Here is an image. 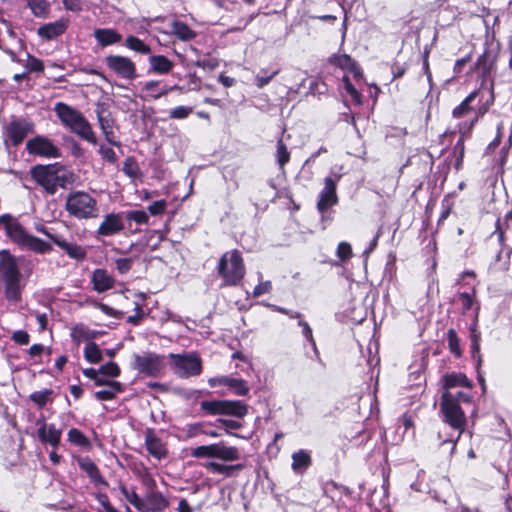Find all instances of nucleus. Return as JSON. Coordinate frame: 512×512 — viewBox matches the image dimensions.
<instances>
[{
    "mask_svg": "<svg viewBox=\"0 0 512 512\" xmlns=\"http://www.w3.org/2000/svg\"><path fill=\"white\" fill-rule=\"evenodd\" d=\"M299 326L302 328V334L306 338L307 341L310 342L313 350L317 353L316 343L312 335V329L310 328L309 324L305 321L300 320Z\"/></svg>",
    "mask_w": 512,
    "mask_h": 512,
    "instance_id": "54",
    "label": "nucleus"
},
{
    "mask_svg": "<svg viewBox=\"0 0 512 512\" xmlns=\"http://www.w3.org/2000/svg\"><path fill=\"white\" fill-rule=\"evenodd\" d=\"M200 409L207 415H225L243 418L248 413V406L240 400H205Z\"/></svg>",
    "mask_w": 512,
    "mask_h": 512,
    "instance_id": "7",
    "label": "nucleus"
},
{
    "mask_svg": "<svg viewBox=\"0 0 512 512\" xmlns=\"http://www.w3.org/2000/svg\"><path fill=\"white\" fill-rule=\"evenodd\" d=\"M63 166L59 163L37 164L30 169L31 178L49 195H54L58 187L65 188L68 180L65 174H60Z\"/></svg>",
    "mask_w": 512,
    "mask_h": 512,
    "instance_id": "3",
    "label": "nucleus"
},
{
    "mask_svg": "<svg viewBox=\"0 0 512 512\" xmlns=\"http://www.w3.org/2000/svg\"><path fill=\"white\" fill-rule=\"evenodd\" d=\"M344 89L347 92V94L351 97L352 101L356 105L362 104V96L360 92L354 87V85L351 83L348 75H344L342 78Z\"/></svg>",
    "mask_w": 512,
    "mask_h": 512,
    "instance_id": "44",
    "label": "nucleus"
},
{
    "mask_svg": "<svg viewBox=\"0 0 512 512\" xmlns=\"http://www.w3.org/2000/svg\"><path fill=\"white\" fill-rule=\"evenodd\" d=\"M339 180V176L336 178L326 177L324 181V188L320 192L319 200L317 203L318 210L324 212L330 206L337 203L336 185Z\"/></svg>",
    "mask_w": 512,
    "mask_h": 512,
    "instance_id": "13",
    "label": "nucleus"
},
{
    "mask_svg": "<svg viewBox=\"0 0 512 512\" xmlns=\"http://www.w3.org/2000/svg\"><path fill=\"white\" fill-rule=\"evenodd\" d=\"M440 409L443 414L444 422L454 430L458 431V437L456 439L457 441L465 429L466 417L460 405H458L455 395H453L452 392H443L440 402Z\"/></svg>",
    "mask_w": 512,
    "mask_h": 512,
    "instance_id": "6",
    "label": "nucleus"
},
{
    "mask_svg": "<svg viewBox=\"0 0 512 512\" xmlns=\"http://www.w3.org/2000/svg\"><path fill=\"white\" fill-rule=\"evenodd\" d=\"M133 367L141 374L156 376L160 372V356L152 352L133 355Z\"/></svg>",
    "mask_w": 512,
    "mask_h": 512,
    "instance_id": "11",
    "label": "nucleus"
},
{
    "mask_svg": "<svg viewBox=\"0 0 512 512\" xmlns=\"http://www.w3.org/2000/svg\"><path fill=\"white\" fill-rule=\"evenodd\" d=\"M145 445L149 454L160 460V440L152 429H147L146 431Z\"/></svg>",
    "mask_w": 512,
    "mask_h": 512,
    "instance_id": "37",
    "label": "nucleus"
},
{
    "mask_svg": "<svg viewBox=\"0 0 512 512\" xmlns=\"http://www.w3.org/2000/svg\"><path fill=\"white\" fill-rule=\"evenodd\" d=\"M100 129H113L114 119L108 107L104 103H98L95 109Z\"/></svg>",
    "mask_w": 512,
    "mask_h": 512,
    "instance_id": "30",
    "label": "nucleus"
},
{
    "mask_svg": "<svg viewBox=\"0 0 512 512\" xmlns=\"http://www.w3.org/2000/svg\"><path fill=\"white\" fill-rule=\"evenodd\" d=\"M464 140L465 138H462V135H460V139L454 146V153H458V157L455 163V168L457 170L460 169L463 161V155H464Z\"/></svg>",
    "mask_w": 512,
    "mask_h": 512,
    "instance_id": "58",
    "label": "nucleus"
},
{
    "mask_svg": "<svg viewBox=\"0 0 512 512\" xmlns=\"http://www.w3.org/2000/svg\"><path fill=\"white\" fill-rule=\"evenodd\" d=\"M124 229L120 214H107L101 222L97 233L101 236H111Z\"/></svg>",
    "mask_w": 512,
    "mask_h": 512,
    "instance_id": "20",
    "label": "nucleus"
},
{
    "mask_svg": "<svg viewBox=\"0 0 512 512\" xmlns=\"http://www.w3.org/2000/svg\"><path fill=\"white\" fill-rule=\"evenodd\" d=\"M210 387H216L218 385L227 386L230 391L237 396H244L249 392V386L243 379L234 378L230 376H219L208 379Z\"/></svg>",
    "mask_w": 512,
    "mask_h": 512,
    "instance_id": "14",
    "label": "nucleus"
},
{
    "mask_svg": "<svg viewBox=\"0 0 512 512\" xmlns=\"http://www.w3.org/2000/svg\"><path fill=\"white\" fill-rule=\"evenodd\" d=\"M290 152L282 140L277 142L276 161L281 169L289 162Z\"/></svg>",
    "mask_w": 512,
    "mask_h": 512,
    "instance_id": "46",
    "label": "nucleus"
},
{
    "mask_svg": "<svg viewBox=\"0 0 512 512\" xmlns=\"http://www.w3.org/2000/svg\"><path fill=\"white\" fill-rule=\"evenodd\" d=\"M26 68L29 72H42L44 70V65L40 59L28 55Z\"/></svg>",
    "mask_w": 512,
    "mask_h": 512,
    "instance_id": "55",
    "label": "nucleus"
},
{
    "mask_svg": "<svg viewBox=\"0 0 512 512\" xmlns=\"http://www.w3.org/2000/svg\"><path fill=\"white\" fill-rule=\"evenodd\" d=\"M125 218L128 221H134L137 224H143L148 221V215L142 210H132L125 213Z\"/></svg>",
    "mask_w": 512,
    "mask_h": 512,
    "instance_id": "51",
    "label": "nucleus"
},
{
    "mask_svg": "<svg viewBox=\"0 0 512 512\" xmlns=\"http://www.w3.org/2000/svg\"><path fill=\"white\" fill-rule=\"evenodd\" d=\"M311 465V456L306 450H299L292 454V470L301 472Z\"/></svg>",
    "mask_w": 512,
    "mask_h": 512,
    "instance_id": "34",
    "label": "nucleus"
},
{
    "mask_svg": "<svg viewBox=\"0 0 512 512\" xmlns=\"http://www.w3.org/2000/svg\"><path fill=\"white\" fill-rule=\"evenodd\" d=\"M192 112V108L191 107H187V106H178V107H175L173 108L169 115L171 118H175V119H184L186 118L190 113Z\"/></svg>",
    "mask_w": 512,
    "mask_h": 512,
    "instance_id": "57",
    "label": "nucleus"
},
{
    "mask_svg": "<svg viewBox=\"0 0 512 512\" xmlns=\"http://www.w3.org/2000/svg\"><path fill=\"white\" fill-rule=\"evenodd\" d=\"M100 374L108 377H117L120 375V368L115 362H108L99 368Z\"/></svg>",
    "mask_w": 512,
    "mask_h": 512,
    "instance_id": "52",
    "label": "nucleus"
},
{
    "mask_svg": "<svg viewBox=\"0 0 512 512\" xmlns=\"http://www.w3.org/2000/svg\"><path fill=\"white\" fill-rule=\"evenodd\" d=\"M33 131V124L25 119L12 120L6 127V136L14 146L19 145Z\"/></svg>",
    "mask_w": 512,
    "mask_h": 512,
    "instance_id": "12",
    "label": "nucleus"
},
{
    "mask_svg": "<svg viewBox=\"0 0 512 512\" xmlns=\"http://www.w3.org/2000/svg\"><path fill=\"white\" fill-rule=\"evenodd\" d=\"M278 72V70H275L271 74L267 75L265 71H261V73L256 76V86L260 89L265 87L278 74Z\"/></svg>",
    "mask_w": 512,
    "mask_h": 512,
    "instance_id": "53",
    "label": "nucleus"
},
{
    "mask_svg": "<svg viewBox=\"0 0 512 512\" xmlns=\"http://www.w3.org/2000/svg\"><path fill=\"white\" fill-rule=\"evenodd\" d=\"M204 467L213 473H218L225 477H231L235 471H239L244 468L243 464L225 465L218 462H207L204 464Z\"/></svg>",
    "mask_w": 512,
    "mask_h": 512,
    "instance_id": "32",
    "label": "nucleus"
},
{
    "mask_svg": "<svg viewBox=\"0 0 512 512\" xmlns=\"http://www.w3.org/2000/svg\"><path fill=\"white\" fill-rule=\"evenodd\" d=\"M164 21L169 28L167 33L175 35L183 41L195 38L196 33L184 22L173 18H165Z\"/></svg>",
    "mask_w": 512,
    "mask_h": 512,
    "instance_id": "22",
    "label": "nucleus"
},
{
    "mask_svg": "<svg viewBox=\"0 0 512 512\" xmlns=\"http://www.w3.org/2000/svg\"><path fill=\"white\" fill-rule=\"evenodd\" d=\"M142 483L146 489L145 496L148 500L147 509L151 512H157L160 510V496L157 493V483L155 479L148 473L142 477Z\"/></svg>",
    "mask_w": 512,
    "mask_h": 512,
    "instance_id": "18",
    "label": "nucleus"
},
{
    "mask_svg": "<svg viewBox=\"0 0 512 512\" xmlns=\"http://www.w3.org/2000/svg\"><path fill=\"white\" fill-rule=\"evenodd\" d=\"M27 6L30 8L32 14L37 18H47L51 5L48 0H26Z\"/></svg>",
    "mask_w": 512,
    "mask_h": 512,
    "instance_id": "35",
    "label": "nucleus"
},
{
    "mask_svg": "<svg viewBox=\"0 0 512 512\" xmlns=\"http://www.w3.org/2000/svg\"><path fill=\"white\" fill-rule=\"evenodd\" d=\"M142 245V253L145 254V257H148L149 259H158L159 257L157 255H154L153 253L158 249L160 246V231L154 230L150 233H148L145 237Z\"/></svg>",
    "mask_w": 512,
    "mask_h": 512,
    "instance_id": "27",
    "label": "nucleus"
},
{
    "mask_svg": "<svg viewBox=\"0 0 512 512\" xmlns=\"http://www.w3.org/2000/svg\"><path fill=\"white\" fill-rule=\"evenodd\" d=\"M196 66L205 70H214L219 66V61L216 58H203L196 61Z\"/></svg>",
    "mask_w": 512,
    "mask_h": 512,
    "instance_id": "56",
    "label": "nucleus"
},
{
    "mask_svg": "<svg viewBox=\"0 0 512 512\" xmlns=\"http://www.w3.org/2000/svg\"><path fill=\"white\" fill-rule=\"evenodd\" d=\"M272 289V284L270 281H265L259 283L253 290V296L259 297L265 293H269Z\"/></svg>",
    "mask_w": 512,
    "mask_h": 512,
    "instance_id": "63",
    "label": "nucleus"
},
{
    "mask_svg": "<svg viewBox=\"0 0 512 512\" xmlns=\"http://www.w3.org/2000/svg\"><path fill=\"white\" fill-rule=\"evenodd\" d=\"M53 243H55L59 248H61L65 253L72 259L77 261H82L87 256V251L82 246L71 243L63 239L62 237L53 238Z\"/></svg>",
    "mask_w": 512,
    "mask_h": 512,
    "instance_id": "25",
    "label": "nucleus"
},
{
    "mask_svg": "<svg viewBox=\"0 0 512 512\" xmlns=\"http://www.w3.org/2000/svg\"><path fill=\"white\" fill-rule=\"evenodd\" d=\"M84 358L90 363H99L102 360V352L95 342H88L84 348Z\"/></svg>",
    "mask_w": 512,
    "mask_h": 512,
    "instance_id": "40",
    "label": "nucleus"
},
{
    "mask_svg": "<svg viewBox=\"0 0 512 512\" xmlns=\"http://www.w3.org/2000/svg\"><path fill=\"white\" fill-rule=\"evenodd\" d=\"M91 282L93 289L98 293H102L113 288L115 280L106 270L95 269L92 273Z\"/></svg>",
    "mask_w": 512,
    "mask_h": 512,
    "instance_id": "24",
    "label": "nucleus"
},
{
    "mask_svg": "<svg viewBox=\"0 0 512 512\" xmlns=\"http://www.w3.org/2000/svg\"><path fill=\"white\" fill-rule=\"evenodd\" d=\"M125 45L129 49L141 53V54H149L151 49L148 45H146L142 40L135 36H128L125 40Z\"/></svg>",
    "mask_w": 512,
    "mask_h": 512,
    "instance_id": "41",
    "label": "nucleus"
},
{
    "mask_svg": "<svg viewBox=\"0 0 512 512\" xmlns=\"http://www.w3.org/2000/svg\"><path fill=\"white\" fill-rule=\"evenodd\" d=\"M0 224L4 226L7 235L19 245L24 242L28 235L22 225L15 221L9 214H3L0 216Z\"/></svg>",
    "mask_w": 512,
    "mask_h": 512,
    "instance_id": "16",
    "label": "nucleus"
},
{
    "mask_svg": "<svg viewBox=\"0 0 512 512\" xmlns=\"http://www.w3.org/2000/svg\"><path fill=\"white\" fill-rule=\"evenodd\" d=\"M77 463L95 485L108 486V482L101 475L99 468L91 458L88 456L78 457Z\"/></svg>",
    "mask_w": 512,
    "mask_h": 512,
    "instance_id": "21",
    "label": "nucleus"
},
{
    "mask_svg": "<svg viewBox=\"0 0 512 512\" xmlns=\"http://www.w3.org/2000/svg\"><path fill=\"white\" fill-rule=\"evenodd\" d=\"M11 339L19 345H27L30 340L29 334L24 330L13 332Z\"/></svg>",
    "mask_w": 512,
    "mask_h": 512,
    "instance_id": "60",
    "label": "nucleus"
},
{
    "mask_svg": "<svg viewBox=\"0 0 512 512\" xmlns=\"http://www.w3.org/2000/svg\"><path fill=\"white\" fill-rule=\"evenodd\" d=\"M68 441L73 445L79 446L81 448H89L91 443L89 439L77 428H71L68 431Z\"/></svg>",
    "mask_w": 512,
    "mask_h": 512,
    "instance_id": "39",
    "label": "nucleus"
},
{
    "mask_svg": "<svg viewBox=\"0 0 512 512\" xmlns=\"http://www.w3.org/2000/svg\"><path fill=\"white\" fill-rule=\"evenodd\" d=\"M107 67L118 76L133 80L136 77L135 64L127 57L120 55H109L105 58Z\"/></svg>",
    "mask_w": 512,
    "mask_h": 512,
    "instance_id": "10",
    "label": "nucleus"
},
{
    "mask_svg": "<svg viewBox=\"0 0 512 512\" xmlns=\"http://www.w3.org/2000/svg\"><path fill=\"white\" fill-rule=\"evenodd\" d=\"M444 391L451 392L452 389L463 387L471 389L473 384L464 373L452 372L442 377Z\"/></svg>",
    "mask_w": 512,
    "mask_h": 512,
    "instance_id": "23",
    "label": "nucleus"
},
{
    "mask_svg": "<svg viewBox=\"0 0 512 512\" xmlns=\"http://www.w3.org/2000/svg\"><path fill=\"white\" fill-rule=\"evenodd\" d=\"M51 389H44L35 391L30 395V400L33 401L39 408H43L49 401H51Z\"/></svg>",
    "mask_w": 512,
    "mask_h": 512,
    "instance_id": "42",
    "label": "nucleus"
},
{
    "mask_svg": "<svg viewBox=\"0 0 512 512\" xmlns=\"http://www.w3.org/2000/svg\"><path fill=\"white\" fill-rule=\"evenodd\" d=\"M62 3L66 10L72 12H79L82 10V1L81 0H62Z\"/></svg>",
    "mask_w": 512,
    "mask_h": 512,
    "instance_id": "64",
    "label": "nucleus"
},
{
    "mask_svg": "<svg viewBox=\"0 0 512 512\" xmlns=\"http://www.w3.org/2000/svg\"><path fill=\"white\" fill-rule=\"evenodd\" d=\"M0 275L4 283L5 298L9 303L21 301V273L17 259L8 250L0 251Z\"/></svg>",
    "mask_w": 512,
    "mask_h": 512,
    "instance_id": "2",
    "label": "nucleus"
},
{
    "mask_svg": "<svg viewBox=\"0 0 512 512\" xmlns=\"http://www.w3.org/2000/svg\"><path fill=\"white\" fill-rule=\"evenodd\" d=\"M121 491L125 498L127 499V501L133 504L138 510L150 511L149 509H147L146 506L148 505V500L146 496L144 499H142L134 491L128 490L125 486H121Z\"/></svg>",
    "mask_w": 512,
    "mask_h": 512,
    "instance_id": "38",
    "label": "nucleus"
},
{
    "mask_svg": "<svg viewBox=\"0 0 512 512\" xmlns=\"http://www.w3.org/2000/svg\"><path fill=\"white\" fill-rule=\"evenodd\" d=\"M26 150L29 154L56 159L62 156L61 149L57 147L49 138L37 135L26 142Z\"/></svg>",
    "mask_w": 512,
    "mask_h": 512,
    "instance_id": "9",
    "label": "nucleus"
},
{
    "mask_svg": "<svg viewBox=\"0 0 512 512\" xmlns=\"http://www.w3.org/2000/svg\"><path fill=\"white\" fill-rule=\"evenodd\" d=\"M65 208L78 219L96 218L99 213L96 200L84 191L71 192L67 196Z\"/></svg>",
    "mask_w": 512,
    "mask_h": 512,
    "instance_id": "5",
    "label": "nucleus"
},
{
    "mask_svg": "<svg viewBox=\"0 0 512 512\" xmlns=\"http://www.w3.org/2000/svg\"><path fill=\"white\" fill-rule=\"evenodd\" d=\"M21 245L28 248L29 250L42 254L52 250V246L48 242H45L40 238L30 234L26 236L24 242Z\"/></svg>",
    "mask_w": 512,
    "mask_h": 512,
    "instance_id": "33",
    "label": "nucleus"
},
{
    "mask_svg": "<svg viewBox=\"0 0 512 512\" xmlns=\"http://www.w3.org/2000/svg\"><path fill=\"white\" fill-rule=\"evenodd\" d=\"M71 132L93 145L97 144V138L92 130V126L85 117L71 128Z\"/></svg>",
    "mask_w": 512,
    "mask_h": 512,
    "instance_id": "28",
    "label": "nucleus"
},
{
    "mask_svg": "<svg viewBox=\"0 0 512 512\" xmlns=\"http://www.w3.org/2000/svg\"><path fill=\"white\" fill-rule=\"evenodd\" d=\"M116 268L121 274L127 273L132 267L131 258H119L116 260Z\"/></svg>",
    "mask_w": 512,
    "mask_h": 512,
    "instance_id": "61",
    "label": "nucleus"
},
{
    "mask_svg": "<svg viewBox=\"0 0 512 512\" xmlns=\"http://www.w3.org/2000/svg\"><path fill=\"white\" fill-rule=\"evenodd\" d=\"M170 365L173 372L181 378L197 376L202 371V362L194 354H171Z\"/></svg>",
    "mask_w": 512,
    "mask_h": 512,
    "instance_id": "8",
    "label": "nucleus"
},
{
    "mask_svg": "<svg viewBox=\"0 0 512 512\" xmlns=\"http://www.w3.org/2000/svg\"><path fill=\"white\" fill-rule=\"evenodd\" d=\"M144 91L147 96L153 97L155 99L160 97V89L158 88L157 81H149L144 84Z\"/></svg>",
    "mask_w": 512,
    "mask_h": 512,
    "instance_id": "59",
    "label": "nucleus"
},
{
    "mask_svg": "<svg viewBox=\"0 0 512 512\" xmlns=\"http://www.w3.org/2000/svg\"><path fill=\"white\" fill-rule=\"evenodd\" d=\"M68 28L67 19H59L52 23H47L40 26L37 30L39 37L45 40H52L65 33Z\"/></svg>",
    "mask_w": 512,
    "mask_h": 512,
    "instance_id": "19",
    "label": "nucleus"
},
{
    "mask_svg": "<svg viewBox=\"0 0 512 512\" xmlns=\"http://www.w3.org/2000/svg\"><path fill=\"white\" fill-rule=\"evenodd\" d=\"M98 153L105 162L113 165L117 163V155L111 147L106 146L105 144H100Z\"/></svg>",
    "mask_w": 512,
    "mask_h": 512,
    "instance_id": "48",
    "label": "nucleus"
},
{
    "mask_svg": "<svg viewBox=\"0 0 512 512\" xmlns=\"http://www.w3.org/2000/svg\"><path fill=\"white\" fill-rule=\"evenodd\" d=\"M217 422L223 424L226 428V432L229 434V435H232V436H236L238 437L237 434L235 433H230L229 430L230 429H234V430H237V429H240L241 428V423L238 422V421H235V420H230V419H219L217 420Z\"/></svg>",
    "mask_w": 512,
    "mask_h": 512,
    "instance_id": "62",
    "label": "nucleus"
},
{
    "mask_svg": "<svg viewBox=\"0 0 512 512\" xmlns=\"http://www.w3.org/2000/svg\"><path fill=\"white\" fill-rule=\"evenodd\" d=\"M123 391V385L120 382H111L108 389L99 390L95 392V398L100 401H108L115 398L117 393Z\"/></svg>",
    "mask_w": 512,
    "mask_h": 512,
    "instance_id": "36",
    "label": "nucleus"
},
{
    "mask_svg": "<svg viewBox=\"0 0 512 512\" xmlns=\"http://www.w3.org/2000/svg\"><path fill=\"white\" fill-rule=\"evenodd\" d=\"M216 444L202 445L191 449V456L195 458H215Z\"/></svg>",
    "mask_w": 512,
    "mask_h": 512,
    "instance_id": "45",
    "label": "nucleus"
},
{
    "mask_svg": "<svg viewBox=\"0 0 512 512\" xmlns=\"http://www.w3.org/2000/svg\"><path fill=\"white\" fill-rule=\"evenodd\" d=\"M336 255L341 262H346L352 256V248L348 242H340L337 246Z\"/></svg>",
    "mask_w": 512,
    "mask_h": 512,
    "instance_id": "50",
    "label": "nucleus"
},
{
    "mask_svg": "<svg viewBox=\"0 0 512 512\" xmlns=\"http://www.w3.org/2000/svg\"><path fill=\"white\" fill-rule=\"evenodd\" d=\"M54 111L61 123L70 130L84 117L79 110L63 102L56 103Z\"/></svg>",
    "mask_w": 512,
    "mask_h": 512,
    "instance_id": "15",
    "label": "nucleus"
},
{
    "mask_svg": "<svg viewBox=\"0 0 512 512\" xmlns=\"http://www.w3.org/2000/svg\"><path fill=\"white\" fill-rule=\"evenodd\" d=\"M37 435L41 443L49 444L53 449H57L62 435V430L56 428L54 424H47L42 421L41 427L38 428Z\"/></svg>",
    "mask_w": 512,
    "mask_h": 512,
    "instance_id": "17",
    "label": "nucleus"
},
{
    "mask_svg": "<svg viewBox=\"0 0 512 512\" xmlns=\"http://www.w3.org/2000/svg\"><path fill=\"white\" fill-rule=\"evenodd\" d=\"M331 63L340 67L343 70H347L349 73L353 74L355 79H360L362 77V72L358 68L356 62L347 54L334 55L330 59Z\"/></svg>",
    "mask_w": 512,
    "mask_h": 512,
    "instance_id": "26",
    "label": "nucleus"
},
{
    "mask_svg": "<svg viewBox=\"0 0 512 512\" xmlns=\"http://www.w3.org/2000/svg\"><path fill=\"white\" fill-rule=\"evenodd\" d=\"M94 37L102 47L119 43L122 40V36L114 29H96Z\"/></svg>",
    "mask_w": 512,
    "mask_h": 512,
    "instance_id": "29",
    "label": "nucleus"
},
{
    "mask_svg": "<svg viewBox=\"0 0 512 512\" xmlns=\"http://www.w3.org/2000/svg\"><path fill=\"white\" fill-rule=\"evenodd\" d=\"M122 171L130 178H137L139 167L134 157H128L124 161Z\"/></svg>",
    "mask_w": 512,
    "mask_h": 512,
    "instance_id": "47",
    "label": "nucleus"
},
{
    "mask_svg": "<svg viewBox=\"0 0 512 512\" xmlns=\"http://www.w3.org/2000/svg\"><path fill=\"white\" fill-rule=\"evenodd\" d=\"M447 340L450 352L454 354L456 357H460L462 354L460 339L454 329L448 330Z\"/></svg>",
    "mask_w": 512,
    "mask_h": 512,
    "instance_id": "43",
    "label": "nucleus"
},
{
    "mask_svg": "<svg viewBox=\"0 0 512 512\" xmlns=\"http://www.w3.org/2000/svg\"><path fill=\"white\" fill-rule=\"evenodd\" d=\"M215 458L223 461H236L240 458L238 449L234 446H226L223 443H216Z\"/></svg>",
    "mask_w": 512,
    "mask_h": 512,
    "instance_id": "31",
    "label": "nucleus"
},
{
    "mask_svg": "<svg viewBox=\"0 0 512 512\" xmlns=\"http://www.w3.org/2000/svg\"><path fill=\"white\" fill-rule=\"evenodd\" d=\"M462 303L463 313L468 312L474 305L475 301V287H472V293L462 292L459 294Z\"/></svg>",
    "mask_w": 512,
    "mask_h": 512,
    "instance_id": "49",
    "label": "nucleus"
},
{
    "mask_svg": "<svg viewBox=\"0 0 512 512\" xmlns=\"http://www.w3.org/2000/svg\"><path fill=\"white\" fill-rule=\"evenodd\" d=\"M217 271L223 279L222 286H235L245 276V265L237 250L225 252L219 260Z\"/></svg>",
    "mask_w": 512,
    "mask_h": 512,
    "instance_id": "4",
    "label": "nucleus"
},
{
    "mask_svg": "<svg viewBox=\"0 0 512 512\" xmlns=\"http://www.w3.org/2000/svg\"><path fill=\"white\" fill-rule=\"evenodd\" d=\"M493 102L492 93L485 101H482L481 92L474 90L453 109L452 117L461 120L457 124V128L462 138L469 136L475 124L488 112Z\"/></svg>",
    "mask_w": 512,
    "mask_h": 512,
    "instance_id": "1",
    "label": "nucleus"
}]
</instances>
